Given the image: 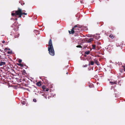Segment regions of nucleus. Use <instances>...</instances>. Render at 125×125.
<instances>
[{
  "mask_svg": "<svg viewBox=\"0 0 125 125\" xmlns=\"http://www.w3.org/2000/svg\"><path fill=\"white\" fill-rule=\"evenodd\" d=\"M25 11L24 10H22L21 9L19 8L18 10L15 11L14 12H12L11 13V15L15 16L16 17H17L18 18H21L22 14L27 15V13L23 12Z\"/></svg>",
  "mask_w": 125,
  "mask_h": 125,
  "instance_id": "f257e3e1",
  "label": "nucleus"
},
{
  "mask_svg": "<svg viewBox=\"0 0 125 125\" xmlns=\"http://www.w3.org/2000/svg\"><path fill=\"white\" fill-rule=\"evenodd\" d=\"M48 43V48L49 53L51 55L53 56L54 55V52L51 39L50 40Z\"/></svg>",
  "mask_w": 125,
  "mask_h": 125,
  "instance_id": "f03ea898",
  "label": "nucleus"
},
{
  "mask_svg": "<svg viewBox=\"0 0 125 125\" xmlns=\"http://www.w3.org/2000/svg\"><path fill=\"white\" fill-rule=\"evenodd\" d=\"M76 27H78V26L77 25H75L74 27L71 30V31H69V32L70 34H73L74 33V28Z\"/></svg>",
  "mask_w": 125,
  "mask_h": 125,
  "instance_id": "7ed1b4c3",
  "label": "nucleus"
},
{
  "mask_svg": "<svg viewBox=\"0 0 125 125\" xmlns=\"http://www.w3.org/2000/svg\"><path fill=\"white\" fill-rule=\"evenodd\" d=\"M6 63L5 62L1 61L0 62V66H1L3 65H5Z\"/></svg>",
  "mask_w": 125,
  "mask_h": 125,
  "instance_id": "20e7f679",
  "label": "nucleus"
},
{
  "mask_svg": "<svg viewBox=\"0 0 125 125\" xmlns=\"http://www.w3.org/2000/svg\"><path fill=\"white\" fill-rule=\"evenodd\" d=\"M110 83H111V84L113 85L114 84H116L117 82L116 81H115V82H112L111 81L110 82Z\"/></svg>",
  "mask_w": 125,
  "mask_h": 125,
  "instance_id": "39448f33",
  "label": "nucleus"
},
{
  "mask_svg": "<svg viewBox=\"0 0 125 125\" xmlns=\"http://www.w3.org/2000/svg\"><path fill=\"white\" fill-rule=\"evenodd\" d=\"M36 84L38 86H40L41 85V82L40 81H39Z\"/></svg>",
  "mask_w": 125,
  "mask_h": 125,
  "instance_id": "423d86ee",
  "label": "nucleus"
},
{
  "mask_svg": "<svg viewBox=\"0 0 125 125\" xmlns=\"http://www.w3.org/2000/svg\"><path fill=\"white\" fill-rule=\"evenodd\" d=\"M90 52V51H86L85 52V54H86L87 55L89 54Z\"/></svg>",
  "mask_w": 125,
  "mask_h": 125,
  "instance_id": "0eeeda50",
  "label": "nucleus"
},
{
  "mask_svg": "<svg viewBox=\"0 0 125 125\" xmlns=\"http://www.w3.org/2000/svg\"><path fill=\"white\" fill-rule=\"evenodd\" d=\"M94 62H93L92 61H91L90 62V63H89V65L90 64L92 65H93L94 64Z\"/></svg>",
  "mask_w": 125,
  "mask_h": 125,
  "instance_id": "6e6552de",
  "label": "nucleus"
},
{
  "mask_svg": "<svg viewBox=\"0 0 125 125\" xmlns=\"http://www.w3.org/2000/svg\"><path fill=\"white\" fill-rule=\"evenodd\" d=\"M109 37L112 39H113L114 38V35H113L112 34H111L110 35Z\"/></svg>",
  "mask_w": 125,
  "mask_h": 125,
  "instance_id": "1a4fd4ad",
  "label": "nucleus"
},
{
  "mask_svg": "<svg viewBox=\"0 0 125 125\" xmlns=\"http://www.w3.org/2000/svg\"><path fill=\"white\" fill-rule=\"evenodd\" d=\"M93 40V39L92 38H90L88 41V42H90L91 41H92Z\"/></svg>",
  "mask_w": 125,
  "mask_h": 125,
  "instance_id": "9d476101",
  "label": "nucleus"
},
{
  "mask_svg": "<svg viewBox=\"0 0 125 125\" xmlns=\"http://www.w3.org/2000/svg\"><path fill=\"white\" fill-rule=\"evenodd\" d=\"M10 50V49L7 48H5L4 50V51L5 52H6L7 50Z\"/></svg>",
  "mask_w": 125,
  "mask_h": 125,
  "instance_id": "9b49d317",
  "label": "nucleus"
},
{
  "mask_svg": "<svg viewBox=\"0 0 125 125\" xmlns=\"http://www.w3.org/2000/svg\"><path fill=\"white\" fill-rule=\"evenodd\" d=\"M95 45L94 44L93 45H92V49H95Z\"/></svg>",
  "mask_w": 125,
  "mask_h": 125,
  "instance_id": "f8f14e48",
  "label": "nucleus"
},
{
  "mask_svg": "<svg viewBox=\"0 0 125 125\" xmlns=\"http://www.w3.org/2000/svg\"><path fill=\"white\" fill-rule=\"evenodd\" d=\"M17 65L19 66H23V64L21 63H17Z\"/></svg>",
  "mask_w": 125,
  "mask_h": 125,
  "instance_id": "ddd939ff",
  "label": "nucleus"
},
{
  "mask_svg": "<svg viewBox=\"0 0 125 125\" xmlns=\"http://www.w3.org/2000/svg\"><path fill=\"white\" fill-rule=\"evenodd\" d=\"M76 47L78 48H82V47L81 46V45H78L77 46H76Z\"/></svg>",
  "mask_w": 125,
  "mask_h": 125,
  "instance_id": "4468645a",
  "label": "nucleus"
},
{
  "mask_svg": "<svg viewBox=\"0 0 125 125\" xmlns=\"http://www.w3.org/2000/svg\"><path fill=\"white\" fill-rule=\"evenodd\" d=\"M33 101L34 102H36V100L35 99H33Z\"/></svg>",
  "mask_w": 125,
  "mask_h": 125,
  "instance_id": "2eb2a0df",
  "label": "nucleus"
},
{
  "mask_svg": "<svg viewBox=\"0 0 125 125\" xmlns=\"http://www.w3.org/2000/svg\"><path fill=\"white\" fill-rule=\"evenodd\" d=\"M21 62H22V60L21 59H19V62L20 63H21Z\"/></svg>",
  "mask_w": 125,
  "mask_h": 125,
  "instance_id": "dca6fc26",
  "label": "nucleus"
},
{
  "mask_svg": "<svg viewBox=\"0 0 125 125\" xmlns=\"http://www.w3.org/2000/svg\"><path fill=\"white\" fill-rule=\"evenodd\" d=\"M49 89H48V88H47L46 89V91H47V92L48 91H49Z\"/></svg>",
  "mask_w": 125,
  "mask_h": 125,
  "instance_id": "f3484780",
  "label": "nucleus"
},
{
  "mask_svg": "<svg viewBox=\"0 0 125 125\" xmlns=\"http://www.w3.org/2000/svg\"><path fill=\"white\" fill-rule=\"evenodd\" d=\"M5 42V41H2V43H4Z\"/></svg>",
  "mask_w": 125,
  "mask_h": 125,
  "instance_id": "a211bd4d",
  "label": "nucleus"
},
{
  "mask_svg": "<svg viewBox=\"0 0 125 125\" xmlns=\"http://www.w3.org/2000/svg\"><path fill=\"white\" fill-rule=\"evenodd\" d=\"M124 70L125 71V66H124Z\"/></svg>",
  "mask_w": 125,
  "mask_h": 125,
  "instance_id": "6ab92c4d",
  "label": "nucleus"
},
{
  "mask_svg": "<svg viewBox=\"0 0 125 125\" xmlns=\"http://www.w3.org/2000/svg\"><path fill=\"white\" fill-rule=\"evenodd\" d=\"M95 37V39H99V38H96V37Z\"/></svg>",
  "mask_w": 125,
  "mask_h": 125,
  "instance_id": "aec40b11",
  "label": "nucleus"
},
{
  "mask_svg": "<svg viewBox=\"0 0 125 125\" xmlns=\"http://www.w3.org/2000/svg\"><path fill=\"white\" fill-rule=\"evenodd\" d=\"M10 52H8V53L10 54Z\"/></svg>",
  "mask_w": 125,
  "mask_h": 125,
  "instance_id": "412c9836",
  "label": "nucleus"
},
{
  "mask_svg": "<svg viewBox=\"0 0 125 125\" xmlns=\"http://www.w3.org/2000/svg\"><path fill=\"white\" fill-rule=\"evenodd\" d=\"M19 35V34H18V36H17V37H18Z\"/></svg>",
  "mask_w": 125,
  "mask_h": 125,
  "instance_id": "4be33fe9",
  "label": "nucleus"
},
{
  "mask_svg": "<svg viewBox=\"0 0 125 125\" xmlns=\"http://www.w3.org/2000/svg\"><path fill=\"white\" fill-rule=\"evenodd\" d=\"M17 20V19H15V20Z\"/></svg>",
  "mask_w": 125,
  "mask_h": 125,
  "instance_id": "5701e85b",
  "label": "nucleus"
},
{
  "mask_svg": "<svg viewBox=\"0 0 125 125\" xmlns=\"http://www.w3.org/2000/svg\"><path fill=\"white\" fill-rule=\"evenodd\" d=\"M15 38H17V37H16V36H15Z\"/></svg>",
  "mask_w": 125,
  "mask_h": 125,
  "instance_id": "b1692460",
  "label": "nucleus"
},
{
  "mask_svg": "<svg viewBox=\"0 0 125 125\" xmlns=\"http://www.w3.org/2000/svg\"><path fill=\"white\" fill-rule=\"evenodd\" d=\"M86 66H87V65H86Z\"/></svg>",
  "mask_w": 125,
  "mask_h": 125,
  "instance_id": "393cba45",
  "label": "nucleus"
},
{
  "mask_svg": "<svg viewBox=\"0 0 125 125\" xmlns=\"http://www.w3.org/2000/svg\"><path fill=\"white\" fill-rule=\"evenodd\" d=\"M0 51H1V50L0 49Z\"/></svg>",
  "mask_w": 125,
  "mask_h": 125,
  "instance_id": "a878e982",
  "label": "nucleus"
}]
</instances>
